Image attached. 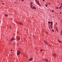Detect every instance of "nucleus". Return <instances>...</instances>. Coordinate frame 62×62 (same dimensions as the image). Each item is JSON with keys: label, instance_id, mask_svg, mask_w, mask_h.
Listing matches in <instances>:
<instances>
[{"label": "nucleus", "instance_id": "nucleus-4", "mask_svg": "<svg viewBox=\"0 0 62 62\" xmlns=\"http://www.w3.org/2000/svg\"><path fill=\"white\" fill-rule=\"evenodd\" d=\"M32 60V58H30V59L28 60L29 61H31Z\"/></svg>", "mask_w": 62, "mask_h": 62}, {"label": "nucleus", "instance_id": "nucleus-6", "mask_svg": "<svg viewBox=\"0 0 62 62\" xmlns=\"http://www.w3.org/2000/svg\"><path fill=\"white\" fill-rule=\"evenodd\" d=\"M20 25H23V23H20Z\"/></svg>", "mask_w": 62, "mask_h": 62}, {"label": "nucleus", "instance_id": "nucleus-28", "mask_svg": "<svg viewBox=\"0 0 62 62\" xmlns=\"http://www.w3.org/2000/svg\"><path fill=\"white\" fill-rule=\"evenodd\" d=\"M31 4H32V3H31Z\"/></svg>", "mask_w": 62, "mask_h": 62}, {"label": "nucleus", "instance_id": "nucleus-29", "mask_svg": "<svg viewBox=\"0 0 62 62\" xmlns=\"http://www.w3.org/2000/svg\"><path fill=\"white\" fill-rule=\"evenodd\" d=\"M56 24H57V23H56Z\"/></svg>", "mask_w": 62, "mask_h": 62}, {"label": "nucleus", "instance_id": "nucleus-8", "mask_svg": "<svg viewBox=\"0 0 62 62\" xmlns=\"http://www.w3.org/2000/svg\"><path fill=\"white\" fill-rule=\"evenodd\" d=\"M56 9H58V7H56Z\"/></svg>", "mask_w": 62, "mask_h": 62}, {"label": "nucleus", "instance_id": "nucleus-13", "mask_svg": "<svg viewBox=\"0 0 62 62\" xmlns=\"http://www.w3.org/2000/svg\"><path fill=\"white\" fill-rule=\"evenodd\" d=\"M17 39H18V40H20V39L19 38H17Z\"/></svg>", "mask_w": 62, "mask_h": 62}, {"label": "nucleus", "instance_id": "nucleus-5", "mask_svg": "<svg viewBox=\"0 0 62 62\" xmlns=\"http://www.w3.org/2000/svg\"><path fill=\"white\" fill-rule=\"evenodd\" d=\"M20 54V52H17V55H19Z\"/></svg>", "mask_w": 62, "mask_h": 62}, {"label": "nucleus", "instance_id": "nucleus-23", "mask_svg": "<svg viewBox=\"0 0 62 62\" xmlns=\"http://www.w3.org/2000/svg\"><path fill=\"white\" fill-rule=\"evenodd\" d=\"M62 13H61V12H60V14H61Z\"/></svg>", "mask_w": 62, "mask_h": 62}, {"label": "nucleus", "instance_id": "nucleus-16", "mask_svg": "<svg viewBox=\"0 0 62 62\" xmlns=\"http://www.w3.org/2000/svg\"><path fill=\"white\" fill-rule=\"evenodd\" d=\"M54 10H52V12H54Z\"/></svg>", "mask_w": 62, "mask_h": 62}, {"label": "nucleus", "instance_id": "nucleus-2", "mask_svg": "<svg viewBox=\"0 0 62 62\" xmlns=\"http://www.w3.org/2000/svg\"><path fill=\"white\" fill-rule=\"evenodd\" d=\"M35 1L36 2V3H37L38 4V5H39V6H40V4H39V2L37 0H36Z\"/></svg>", "mask_w": 62, "mask_h": 62}, {"label": "nucleus", "instance_id": "nucleus-22", "mask_svg": "<svg viewBox=\"0 0 62 62\" xmlns=\"http://www.w3.org/2000/svg\"><path fill=\"white\" fill-rule=\"evenodd\" d=\"M2 4H3V5H4V3H2Z\"/></svg>", "mask_w": 62, "mask_h": 62}, {"label": "nucleus", "instance_id": "nucleus-19", "mask_svg": "<svg viewBox=\"0 0 62 62\" xmlns=\"http://www.w3.org/2000/svg\"><path fill=\"white\" fill-rule=\"evenodd\" d=\"M61 34H62V31H61Z\"/></svg>", "mask_w": 62, "mask_h": 62}, {"label": "nucleus", "instance_id": "nucleus-15", "mask_svg": "<svg viewBox=\"0 0 62 62\" xmlns=\"http://www.w3.org/2000/svg\"><path fill=\"white\" fill-rule=\"evenodd\" d=\"M56 30H57V31H58V30L57 29H56Z\"/></svg>", "mask_w": 62, "mask_h": 62}, {"label": "nucleus", "instance_id": "nucleus-24", "mask_svg": "<svg viewBox=\"0 0 62 62\" xmlns=\"http://www.w3.org/2000/svg\"><path fill=\"white\" fill-rule=\"evenodd\" d=\"M40 51H41H41H42V50H41Z\"/></svg>", "mask_w": 62, "mask_h": 62}, {"label": "nucleus", "instance_id": "nucleus-9", "mask_svg": "<svg viewBox=\"0 0 62 62\" xmlns=\"http://www.w3.org/2000/svg\"><path fill=\"white\" fill-rule=\"evenodd\" d=\"M51 25H53V22H51Z\"/></svg>", "mask_w": 62, "mask_h": 62}, {"label": "nucleus", "instance_id": "nucleus-3", "mask_svg": "<svg viewBox=\"0 0 62 62\" xmlns=\"http://www.w3.org/2000/svg\"><path fill=\"white\" fill-rule=\"evenodd\" d=\"M13 40H15V39H14V38H12L10 40H11V41H13Z\"/></svg>", "mask_w": 62, "mask_h": 62}, {"label": "nucleus", "instance_id": "nucleus-11", "mask_svg": "<svg viewBox=\"0 0 62 62\" xmlns=\"http://www.w3.org/2000/svg\"><path fill=\"white\" fill-rule=\"evenodd\" d=\"M48 23H51V22H50L49 21L48 22Z\"/></svg>", "mask_w": 62, "mask_h": 62}, {"label": "nucleus", "instance_id": "nucleus-14", "mask_svg": "<svg viewBox=\"0 0 62 62\" xmlns=\"http://www.w3.org/2000/svg\"><path fill=\"white\" fill-rule=\"evenodd\" d=\"M5 16H8V15H5Z\"/></svg>", "mask_w": 62, "mask_h": 62}, {"label": "nucleus", "instance_id": "nucleus-17", "mask_svg": "<svg viewBox=\"0 0 62 62\" xmlns=\"http://www.w3.org/2000/svg\"><path fill=\"white\" fill-rule=\"evenodd\" d=\"M46 6L47 7V5H46Z\"/></svg>", "mask_w": 62, "mask_h": 62}, {"label": "nucleus", "instance_id": "nucleus-25", "mask_svg": "<svg viewBox=\"0 0 62 62\" xmlns=\"http://www.w3.org/2000/svg\"><path fill=\"white\" fill-rule=\"evenodd\" d=\"M22 0V1H23V0Z\"/></svg>", "mask_w": 62, "mask_h": 62}, {"label": "nucleus", "instance_id": "nucleus-21", "mask_svg": "<svg viewBox=\"0 0 62 62\" xmlns=\"http://www.w3.org/2000/svg\"><path fill=\"white\" fill-rule=\"evenodd\" d=\"M43 1H45V0H43Z\"/></svg>", "mask_w": 62, "mask_h": 62}, {"label": "nucleus", "instance_id": "nucleus-26", "mask_svg": "<svg viewBox=\"0 0 62 62\" xmlns=\"http://www.w3.org/2000/svg\"><path fill=\"white\" fill-rule=\"evenodd\" d=\"M61 5H62V3L61 4Z\"/></svg>", "mask_w": 62, "mask_h": 62}, {"label": "nucleus", "instance_id": "nucleus-27", "mask_svg": "<svg viewBox=\"0 0 62 62\" xmlns=\"http://www.w3.org/2000/svg\"><path fill=\"white\" fill-rule=\"evenodd\" d=\"M11 51H12L11 50Z\"/></svg>", "mask_w": 62, "mask_h": 62}, {"label": "nucleus", "instance_id": "nucleus-1", "mask_svg": "<svg viewBox=\"0 0 62 62\" xmlns=\"http://www.w3.org/2000/svg\"><path fill=\"white\" fill-rule=\"evenodd\" d=\"M31 8H32V9H36V8L34 7H32V4L31 5Z\"/></svg>", "mask_w": 62, "mask_h": 62}, {"label": "nucleus", "instance_id": "nucleus-10", "mask_svg": "<svg viewBox=\"0 0 62 62\" xmlns=\"http://www.w3.org/2000/svg\"><path fill=\"white\" fill-rule=\"evenodd\" d=\"M46 62H48V60L47 59L46 60Z\"/></svg>", "mask_w": 62, "mask_h": 62}, {"label": "nucleus", "instance_id": "nucleus-18", "mask_svg": "<svg viewBox=\"0 0 62 62\" xmlns=\"http://www.w3.org/2000/svg\"><path fill=\"white\" fill-rule=\"evenodd\" d=\"M60 7L61 8H62V6H60Z\"/></svg>", "mask_w": 62, "mask_h": 62}, {"label": "nucleus", "instance_id": "nucleus-20", "mask_svg": "<svg viewBox=\"0 0 62 62\" xmlns=\"http://www.w3.org/2000/svg\"><path fill=\"white\" fill-rule=\"evenodd\" d=\"M59 9H60V8H60V7H59Z\"/></svg>", "mask_w": 62, "mask_h": 62}, {"label": "nucleus", "instance_id": "nucleus-7", "mask_svg": "<svg viewBox=\"0 0 62 62\" xmlns=\"http://www.w3.org/2000/svg\"><path fill=\"white\" fill-rule=\"evenodd\" d=\"M58 41L59 42H60V43H62V42L60 41H59V40H58Z\"/></svg>", "mask_w": 62, "mask_h": 62}, {"label": "nucleus", "instance_id": "nucleus-12", "mask_svg": "<svg viewBox=\"0 0 62 62\" xmlns=\"http://www.w3.org/2000/svg\"><path fill=\"white\" fill-rule=\"evenodd\" d=\"M52 32H54V30H52Z\"/></svg>", "mask_w": 62, "mask_h": 62}]
</instances>
